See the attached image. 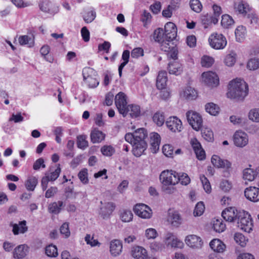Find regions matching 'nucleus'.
Segmentation results:
<instances>
[{
    "mask_svg": "<svg viewBox=\"0 0 259 259\" xmlns=\"http://www.w3.org/2000/svg\"><path fill=\"white\" fill-rule=\"evenodd\" d=\"M218 22L217 17H203L202 19V23L204 28H207L212 24H215Z\"/></svg>",
    "mask_w": 259,
    "mask_h": 259,
    "instance_id": "09e8293b",
    "label": "nucleus"
},
{
    "mask_svg": "<svg viewBox=\"0 0 259 259\" xmlns=\"http://www.w3.org/2000/svg\"><path fill=\"white\" fill-rule=\"evenodd\" d=\"M122 249V244L119 240L115 239L110 242V251L112 256H116L119 255Z\"/></svg>",
    "mask_w": 259,
    "mask_h": 259,
    "instance_id": "6ab92c4d",
    "label": "nucleus"
},
{
    "mask_svg": "<svg viewBox=\"0 0 259 259\" xmlns=\"http://www.w3.org/2000/svg\"><path fill=\"white\" fill-rule=\"evenodd\" d=\"M46 253L48 256H57L58 253L56 246L52 244L47 246L46 247Z\"/></svg>",
    "mask_w": 259,
    "mask_h": 259,
    "instance_id": "8fccbe9b",
    "label": "nucleus"
},
{
    "mask_svg": "<svg viewBox=\"0 0 259 259\" xmlns=\"http://www.w3.org/2000/svg\"><path fill=\"white\" fill-rule=\"evenodd\" d=\"M63 206V202L62 201H58L57 202H54L49 204L48 210L49 212L54 214H58Z\"/></svg>",
    "mask_w": 259,
    "mask_h": 259,
    "instance_id": "7c9ffc66",
    "label": "nucleus"
},
{
    "mask_svg": "<svg viewBox=\"0 0 259 259\" xmlns=\"http://www.w3.org/2000/svg\"><path fill=\"white\" fill-rule=\"evenodd\" d=\"M236 9L240 14L243 15L247 14L250 11L249 5L246 3H243V2L239 3Z\"/></svg>",
    "mask_w": 259,
    "mask_h": 259,
    "instance_id": "de8ad7c7",
    "label": "nucleus"
},
{
    "mask_svg": "<svg viewBox=\"0 0 259 259\" xmlns=\"http://www.w3.org/2000/svg\"><path fill=\"white\" fill-rule=\"evenodd\" d=\"M233 139L234 144L239 147H244L248 142L247 134L242 131H237L234 135Z\"/></svg>",
    "mask_w": 259,
    "mask_h": 259,
    "instance_id": "ddd939ff",
    "label": "nucleus"
},
{
    "mask_svg": "<svg viewBox=\"0 0 259 259\" xmlns=\"http://www.w3.org/2000/svg\"><path fill=\"white\" fill-rule=\"evenodd\" d=\"M83 74V80L86 81L90 88H96L98 86L99 82L96 78L93 77L91 75L85 76L84 73Z\"/></svg>",
    "mask_w": 259,
    "mask_h": 259,
    "instance_id": "49530a36",
    "label": "nucleus"
},
{
    "mask_svg": "<svg viewBox=\"0 0 259 259\" xmlns=\"http://www.w3.org/2000/svg\"><path fill=\"white\" fill-rule=\"evenodd\" d=\"M25 248V245H20L16 247L13 252L14 257L18 259L24 257L26 255Z\"/></svg>",
    "mask_w": 259,
    "mask_h": 259,
    "instance_id": "a19ab883",
    "label": "nucleus"
},
{
    "mask_svg": "<svg viewBox=\"0 0 259 259\" xmlns=\"http://www.w3.org/2000/svg\"><path fill=\"white\" fill-rule=\"evenodd\" d=\"M244 196L248 200L256 202L259 201V188L255 187H249L244 190Z\"/></svg>",
    "mask_w": 259,
    "mask_h": 259,
    "instance_id": "4468645a",
    "label": "nucleus"
},
{
    "mask_svg": "<svg viewBox=\"0 0 259 259\" xmlns=\"http://www.w3.org/2000/svg\"><path fill=\"white\" fill-rule=\"evenodd\" d=\"M205 110L210 115L215 116L219 113L220 108L213 103H209L206 104Z\"/></svg>",
    "mask_w": 259,
    "mask_h": 259,
    "instance_id": "4c0bfd02",
    "label": "nucleus"
},
{
    "mask_svg": "<svg viewBox=\"0 0 259 259\" xmlns=\"http://www.w3.org/2000/svg\"><path fill=\"white\" fill-rule=\"evenodd\" d=\"M147 147V144L145 140L136 141L133 144V154L136 157H140Z\"/></svg>",
    "mask_w": 259,
    "mask_h": 259,
    "instance_id": "dca6fc26",
    "label": "nucleus"
},
{
    "mask_svg": "<svg viewBox=\"0 0 259 259\" xmlns=\"http://www.w3.org/2000/svg\"><path fill=\"white\" fill-rule=\"evenodd\" d=\"M177 40H167L166 38L162 41L160 42V49L164 52H169L171 49L174 48V47L176 46V42H177Z\"/></svg>",
    "mask_w": 259,
    "mask_h": 259,
    "instance_id": "cd10ccee",
    "label": "nucleus"
},
{
    "mask_svg": "<svg viewBox=\"0 0 259 259\" xmlns=\"http://www.w3.org/2000/svg\"><path fill=\"white\" fill-rule=\"evenodd\" d=\"M77 144L78 148L84 149L88 146V142L86 140V136L79 135L77 136Z\"/></svg>",
    "mask_w": 259,
    "mask_h": 259,
    "instance_id": "3c124183",
    "label": "nucleus"
},
{
    "mask_svg": "<svg viewBox=\"0 0 259 259\" xmlns=\"http://www.w3.org/2000/svg\"><path fill=\"white\" fill-rule=\"evenodd\" d=\"M134 211L139 217L143 219H149L152 214L151 208L143 203L137 204L134 207Z\"/></svg>",
    "mask_w": 259,
    "mask_h": 259,
    "instance_id": "6e6552de",
    "label": "nucleus"
},
{
    "mask_svg": "<svg viewBox=\"0 0 259 259\" xmlns=\"http://www.w3.org/2000/svg\"><path fill=\"white\" fill-rule=\"evenodd\" d=\"M186 117L192 127L198 131L202 125V119L200 115L196 112L190 110L186 113Z\"/></svg>",
    "mask_w": 259,
    "mask_h": 259,
    "instance_id": "39448f33",
    "label": "nucleus"
},
{
    "mask_svg": "<svg viewBox=\"0 0 259 259\" xmlns=\"http://www.w3.org/2000/svg\"><path fill=\"white\" fill-rule=\"evenodd\" d=\"M205 209V207L202 202H199L196 205L195 209L194 210V215L195 216H200L201 215Z\"/></svg>",
    "mask_w": 259,
    "mask_h": 259,
    "instance_id": "052dcab7",
    "label": "nucleus"
},
{
    "mask_svg": "<svg viewBox=\"0 0 259 259\" xmlns=\"http://www.w3.org/2000/svg\"><path fill=\"white\" fill-rule=\"evenodd\" d=\"M183 96L186 99L192 100L196 98L197 94L194 89L190 87H187L184 91Z\"/></svg>",
    "mask_w": 259,
    "mask_h": 259,
    "instance_id": "473e14b6",
    "label": "nucleus"
},
{
    "mask_svg": "<svg viewBox=\"0 0 259 259\" xmlns=\"http://www.w3.org/2000/svg\"><path fill=\"white\" fill-rule=\"evenodd\" d=\"M210 46L213 49L219 50L224 49L227 45L226 37L222 34L213 33L208 39Z\"/></svg>",
    "mask_w": 259,
    "mask_h": 259,
    "instance_id": "20e7f679",
    "label": "nucleus"
},
{
    "mask_svg": "<svg viewBox=\"0 0 259 259\" xmlns=\"http://www.w3.org/2000/svg\"><path fill=\"white\" fill-rule=\"evenodd\" d=\"M101 152L104 156H111L114 153L115 150L110 145H105L101 148Z\"/></svg>",
    "mask_w": 259,
    "mask_h": 259,
    "instance_id": "4d7b16f0",
    "label": "nucleus"
},
{
    "mask_svg": "<svg viewBox=\"0 0 259 259\" xmlns=\"http://www.w3.org/2000/svg\"><path fill=\"white\" fill-rule=\"evenodd\" d=\"M201 134L202 137L208 142H212L213 141V133L212 130L208 127H203L201 130Z\"/></svg>",
    "mask_w": 259,
    "mask_h": 259,
    "instance_id": "58836bf2",
    "label": "nucleus"
},
{
    "mask_svg": "<svg viewBox=\"0 0 259 259\" xmlns=\"http://www.w3.org/2000/svg\"><path fill=\"white\" fill-rule=\"evenodd\" d=\"M135 136V140L141 141L145 140L147 138V133L146 130L144 128H140L137 130L134 133Z\"/></svg>",
    "mask_w": 259,
    "mask_h": 259,
    "instance_id": "ea45409f",
    "label": "nucleus"
},
{
    "mask_svg": "<svg viewBox=\"0 0 259 259\" xmlns=\"http://www.w3.org/2000/svg\"><path fill=\"white\" fill-rule=\"evenodd\" d=\"M102 206L100 207L99 214L104 220L110 218L115 208V204L112 202L103 203L100 201Z\"/></svg>",
    "mask_w": 259,
    "mask_h": 259,
    "instance_id": "1a4fd4ad",
    "label": "nucleus"
},
{
    "mask_svg": "<svg viewBox=\"0 0 259 259\" xmlns=\"http://www.w3.org/2000/svg\"><path fill=\"white\" fill-rule=\"evenodd\" d=\"M235 33L236 41L239 42H242L245 38V27L242 25L238 26L235 30Z\"/></svg>",
    "mask_w": 259,
    "mask_h": 259,
    "instance_id": "2f4dec72",
    "label": "nucleus"
},
{
    "mask_svg": "<svg viewBox=\"0 0 259 259\" xmlns=\"http://www.w3.org/2000/svg\"><path fill=\"white\" fill-rule=\"evenodd\" d=\"M190 6L191 9L196 13H199L202 10V6L199 0H191Z\"/></svg>",
    "mask_w": 259,
    "mask_h": 259,
    "instance_id": "603ef678",
    "label": "nucleus"
},
{
    "mask_svg": "<svg viewBox=\"0 0 259 259\" xmlns=\"http://www.w3.org/2000/svg\"><path fill=\"white\" fill-rule=\"evenodd\" d=\"M168 221L170 222L171 225L175 227H178L181 224L182 219L178 212L169 213Z\"/></svg>",
    "mask_w": 259,
    "mask_h": 259,
    "instance_id": "c85d7f7f",
    "label": "nucleus"
},
{
    "mask_svg": "<svg viewBox=\"0 0 259 259\" xmlns=\"http://www.w3.org/2000/svg\"><path fill=\"white\" fill-rule=\"evenodd\" d=\"M167 69L170 74L176 75L180 74L183 71L182 65L176 61L169 63Z\"/></svg>",
    "mask_w": 259,
    "mask_h": 259,
    "instance_id": "5701e85b",
    "label": "nucleus"
},
{
    "mask_svg": "<svg viewBox=\"0 0 259 259\" xmlns=\"http://www.w3.org/2000/svg\"><path fill=\"white\" fill-rule=\"evenodd\" d=\"M243 178L249 181L255 180L254 170L251 168H246L243 170Z\"/></svg>",
    "mask_w": 259,
    "mask_h": 259,
    "instance_id": "5fc2aeb1",
    "label": "nucleus"
},
{
    "mask_svg": "<svg viewBox=\"0 0 259 259\" xmlns=\"http://www.w3.org/2000/svg\"><path fill=\"white\" fill-rule=\"evenodd\" d=\"M132 256L137 259H146L147 256L146 250L141 246H136L132 250Z\"/></svg>",
    "mask_w": 259,
    "mask_h": 259,
    "instance_id": "393cba45",
    "label": "nucleus"
},
{
    "mask_svg": "<svg viewBox=\"0 0 259 259\" xmlns=\"http://www.w3.org/2000/svg\"><path fill=\"white\" fill-rule=\"evenodd\" d=\"M162 152L166 156L171 157L174 154V148L169 144H165L163 146Z\"/></svg>",
    "mask_w": 259,
    "mask_h": 259,
    "instance_id": "e2e57ef3",
    "label": "nucleus"
},
{
    "mask_svg": "<svg viewBox=\"0 0 259 259\" xmlns=\"http://www.w3.org/2000/svg\"><path fill=\"white\" fill-rule=\"evenodd\" d=\"M150 150L153 153H156L159 148L160 143V137L156 133H152L150 135Z\"/></svg>",
    "mask_w": 259,
    "mask_h": 259,
    "instance_id": "a211bd4d",
    "label": "nucleus"
},
{
    "mask_svg": "<svg viewBox=\"0 0 259 259\" xmlns=\"http://www.w3.org/2000/svg\"><path fill=\"white\" fill-rule=\"evenodd\" d=\"M153 120L158 126L162 125L165 121L163 113L159 111L156 112L153 116Z\"/></svg>",
    "mask_w": 259,
    "mask_h": 259,
    "instance_id": "c03bdc74",
    "label": "nucleus"
},
{
    "mask_svg": "<svg viewBox=\"0 0 259 259\" xmlns=\"http://www.w3.org/2000/svg\"><path fill=\"white\" fill-rule=\"evenodd\" d=\"M166 125L173 132H179L182 128V123L181 120L176 116L169 117L166 121Z\"/></svg>",
    "mask_w": 259,
    "mask_h": 259,
    "instance_id": "2eb2a0df",
    "label": "nucleus"
},
{
    "mask_svg": "<svg viewBox=\"0 0 259 259\" xmlns=\"http://www.w3.org/2000/svg\"><path fill=\"white\" fill-rule=\"evenodd\" d=\"M211 248L217 252H223L226 249L225 244L220 239H214L211 240L209 243Z\"/></svg>",
    "mask_w": 259,
    "mask_h": 259,
    "instance_id": "412c9836",
    "label": "nucleus"
},
{
    "mask_svg": "<svg viewBox=\"0 0 259 259\" xmlns=\"http://www.w3.org/2000/svg\"><path fill=\"white\" fill-rule=\"evenodd\" d=\"M88 170L87 169H83L79 172L78 174V177L80 180V181L85 184L88 183L89 180L88 178Z\"/></svg>",
    "mask_w": 259,
    "mask_h": 259,
    "instance_id": "69168bd1",
    "label": "nucleus"
},
{
    "mask_svg": "<svg viewBox=\"0 0 259 259\" xmlns=\"http://www.w3.org/2000/svg\"><path fill=\"white\" fill-rule=\"evenodd\" d=\"M178 173L172 170H164L159 176L163 186L162 187V190L166 193H172L175 189L173 187H169L170 185H175L179 182V180L177 177Z\"/></svg>",
    "mask_w": 259,
    "mask_h": 259,
    "instance_id": "f03ea898",
    "label": "nucleus"
},
{
    "mask_svg": "<svg viewBox=\"0 0 259 259\" xmlns=\"http://www.w3.org/2000/svg\"><path fill=\"white\" fill-rule=\"evenodd\" d=\"M249 119L255 122H259V109L254 108L250 110L248 113Z\"/></svg>",
    "mask_w": 259,
    "mask_h": 259,
    "instance_id": "bf43d9fd",
    "label": "nucleus"
},
{
    "mask_svg": "<svg viewBox=\"0 0 259 259\" xmlns=\"http://www.w3.org/2000/svg\"><path fill=\"white\" fill-rule=\"evenodd\" d=\"M239 211V210L236 209L234 207L227 208L223 211L222 216L228 222H234L238 219Z\"/></svg>",
    "mask_w": 259,
    "mask_h": 259,
    "instance_id": "9b49d317",
    "label": "nucleus"
},
{
    "mask_svg": "<svg viewBox=\"0 0 259 259\" xmlns=\"http://www.w3.org/2000/svg\"><path fill=\"white\" fill-rule=\"evenodd\" d=\"M153 37L155 41L160 43L164 39V31L162 28L156 29L153 33Z\"/></svg>",
    "mask_w": 259,
    "mask_h": 259,
    "instance_id": "f704fd0d",
    "label": "nucleus"
},
{
    "mask_svg": "<svg viewBox=\"0 0 259 259\" xmlns=\"http://www.w3.org/2000/svg\"><path fill=\"white\" fill-rule=\"evenodd\" d=\"M126 115L129 113L132 117H137L140 115V107L137 105L131 104L128 105L125 108Z\"/></svg>",
    "mask_w": 259,
    "mask_h": 259,
    "instance_id": "bb28decb",
    "label": "nucleus"
},
{
    "mask_svg": "<svg viewBox=\"0 0 259 259\" xmlns=\"http://www.w3.org/2000/svg\"><path fill=\"white\" fill-rule=\"evenodd\" d=\"M60 165L59 164L57 168L55 169H53V168H50V172H46V174H47L49 176V178L50 179L51 181H55L59 176V175L61 172V168L60 167Z\"/></svg>",
    "mask_w": 259,
    "mask_h": 259,
    "instance_id": "37998d69",
    "label": "nucleus"
},
{
    "mask_svg": "<svg viewBox=\"0 0 259 259\" xmlns=\"http://www.w3.org/2000/svg\"><path fill=\"white\" fill-rule=\"evenodd\" d=\"M247 67L250 70H254L259 68V59L253 58L250 59L247 64Z\"/></svg>",
    "mask_w": 259,
    "mask_h": 259,
    "instance_id": "13d9d810",
    "label": "nucleus"
},
{
    "mask_svg": "<svg viewBox=\"0 0 259 259\" xmlns=\"http://www.w3.org/2000/svg\"><path fill=\"white\" fill-rule=\"evenodd\" d=\"M19 42L21 45H27L28 47L34 46V37H30L28 35H22L19 37Z\"/></svg>",
    "mask_w": 259,
    "mask_h": 259,
    "instance_id": "72a5a7b5",
    "label": "nucleus"
},
{
    "mask_svg": "<svg viewBox=\"0 0 259 259\" xmlns=\"http://www.w3.org/2000/svg\"><path fill=\"white\" fill-rule=\"evenodd\" d=\"M73 182L71 183V185L66 187L64 189L65 196L66 199L75 198V195L73 193Z\"/></svg>",
    "mask_w": 259,
    "mask_h": 259,
    "instance_id": "680f3d73",
    "label": "nucleus"
},
{
    "mask_svg": "<svg viewBox=\"0 0 259 259\" xmlns=\"http://www.w3.org/2000/svg\"><path fill=\"white\" fill-rule=\"evenodd\" d=\"M26 222L23 221L19 222V225L14 224L13 226V232L15 235H18L19 233H24L27 231Z\"/></svg>",
    "mask_w": 259,
    "mask_h": 259,
    "instance_id": "c756f323",
    "label": "nucleus"
},
{
    "mask_svg": "<svg viewBox=\"0 0 259 259\" xmlns=\"http://www.w3.org/2000/svg\"><path fill=\"white\" fill-rule=\"evenodd\" d=\"M91 140L93 143H100L104 140L105 135L101 131L94 128L91 133Z\"/></svg>",
    "mask_w": 259,
    "mask_h": 259,
    "instance_id": "a878e982",
    "label": "nucleus"
},
{
    "mask_svg": "<svg viewBox=\"0 0 259 259\" xmlns=\"http://www.w3.org/2000/svg\"><path fill=\"white\" fill-rule=\"evenodd\" d=\"M213 230L219 233L223 232L226 228V225L221 219H214L213 220Z\"/></svg>",
    "mask_w": 259,
    "mask_h": 259,
    "instance_id": "e433bc0d",
    "label": "nucleus"
},
{
    "mask_svg": "<svg viewBox=\"0 0 259 259\" xmlns=\"http://www.w3.org/2000/svg\"><path fill=\"white\" fill-rule=\"evenodd\" d=\"M229 85L227 93L229 98L242 101L248 94L247 84L242 79L236 78L232 80Z\"/></svg>",
    "mask_w": 259,
    "mask_h": 259,
    "instance_id": "f257e3e1",
    "label": "nucleus"
},
{
    "mask_svg": "<svg viewBox=\"0 0 259 259\" xmlns=\"http://www.w3.org/2000/svg\"><path fill=\"white\" fill-rule=\"evenodd\" d=\"M167 81V73L165 71H161L157 77L156 86L158 89H163L166 85Z\"/></svg>",
    "mask_w": 259,
    "mask_h": 259,
    "instance_id": "4be33fe9",
    "label": "nucleus"
},
{
    "mask_svg": "<svg viewBox=\"0 0 259 259\" xmlns=\"http://www.w3.org/2000/svg\"><path fill=\"white\" fill-rule=\"evenodd\" d=\"M115 103L120 114L123 117L126 116L125 108L127 106L126 96L123 92H119L115 97Z\"/></svg>",
    "mask_w": 259,
    "mask_h": 259,
    "instance_id": "0eeeda50",
    "label": "nucleus"
},
{
    "mask_svg": "<svg viewBox=\"0 0 259 259\" xmlns=\"http://www.w3.org/2000/svg\"><path fill=\"white\" fill-rule=\"evenodd\" d=\"M203 81L209 87H216L219 83V79L217 74L213 72H204L202 74Z\"/></svg>",
    "mask_w": 259,
    "mask_h": 259,
    "instance_id": "9d476101",
    "label": "nucleus"
},
{
    "mask_svg": "<svg viewBox=\"0 0 259 259\" xmlns=\"http://www.w3.org/2000/svg\"><path fill=\"white\" fill-rule=\"evenodd\" d=\"M60 231L61 234L64 235L65 238H68L70 235L69 229V224L67 223H64L60 227Z\"/></svg>",
    "mask_w": 259,
    "mask_h": 259,
    "instance_id": "338daca9",
    "label": "nucleus"
},
{
    "mask_svg": "<svg viewBox=\"0 0 259 259\" xmlns=\"http://www.w3.org/2000/svg\"><path fill=\"white\" fill-rule=\"evenodd\" d=\"M165 239V243L172 247L182 248L183 246V243L178 240L172 233H167Z\"/></svg>",
    "mask_w": 259,
    "mask_h": 259,
    "instance_id": "aec40b11",
    "label": "nucleus"
},
{
    "mask_svg": "<svg viewBox=\"0 0 259 259\" xmlns=\"http://www.w3.org/2000/svg\"><path fill=\"white\" fill-rule=\"evenodd\" d=\"M234 239L236 242L242 247L245 246L247 241V239L240 233H236L234 234Z\"/></svg>",
    "mask_w": 259,
    "mask_h": 259,
    "instance_id": "a18cd8bd",
    "label": "nucleus"
},
{
    "mask_svg": "<svg viewBox=\"0 0 259 259\" xmlns=\"http://www.w3.org/2000/svg\"><path fill=\"white\" fill-rule=\"evenodd\" d=\"M236 222L238 228L244 232L249 233L252 230L253 223L251 217L247 212L239 210Z\"/></svg>",
    "mask_w": 259,
    "mask_h": 259,
    "instance_id": "7ed1b4c3",
    "label": "nucleus"
},
{
    "mask_svg": "<svg viewBox=\"0 0 259 259\" xmlns=\"http://www.w3.org/2000/svg\"><path fill=\"white\" fill-rule=\"evenodd\" d=\"M120 218L123 222H130L133 220V214L130 210L123 209L120 211Z\"/></svg>",
    "mask_w": 259,
    "mask_h": 259,
    "instance_id": "c9c22d12",
    "label": "nucleus"
},
{
    "mask_svg": "<svg viewBox=\"0 0 259 259\" xmlns=\"http://www.w3.org/2000/svg\"><path fill=\"white\" fill-rule=\"evenodd\" d=\"M186 243L191 247L200 248L202 245L201 238L195 235L187 236L185 239Z\"/></svg>",
    "mask_w": 259,
    "mask_h": 259,
    "instance_id": "f3484780",
    "label": "nucleus"
},
{
    "mask_svg": "<svg viewBox=\"0 0 259 259\" xmlns=\"http://www.w3.org/2000/svg\"><path fill=\"white\" fill-rule=\"evenodd\" d=\"M179 8V4L177 3L171 2L167 8L162 11V16H171L176 15V12Z\"/></svg>",
    "mask_w": 259,
    "mask_h": 259,
    "instance_id": "b1692460",
    "label": "nucleus"
},
{
    "mask_svg": "<svg viewBox=\"0 0 259 259\" xmlns=\"http://www.w3.org/2000/svg\"><path fill=\"white\" fill-rule=\"evenodd\" d=\"M200 179L205 191L207 193H210L211 188L208 180L204 175H201Z\"/></svg>",
    "mask_w": 259,
    "mask_h": 259,
    "instance_id": "6e6d98bb",
    "label": "nucleus"
},
{
    "mask_svg": "<svg viewBox=\"0 0 259 259\" xmlns=\"http://www.w3.org/2000/svg\"><path fill=\"white\" fill-rule=\"evenodd\" d=\"M177 28L172 22H167L164 26V38L167 40L176 39Z\"/></svg>",
    "mask_w": 259,
    "mask_h": 259,
    "instance_id": "f8f14e48",
    "label": "nucleus"
},
{
    "mask_svg": "<svg viewBox=\"0 0 259 259\" xmlns=\"http://www.w3.org/2000/svg\"><path fill=\"white\" fill-rule=\"evenodd\" d=\"M232 17H222L221 24L226 28H228L234 24Z\"/></svg>",
    "mask_w": 259,
    "mask_h": 259,
    "instance_id": "0e129e2a",
    "label": "nucleus"
},
{
    "mask_svg": "<svg viewBox=\"0 0 259 259\" xmlns=\"http://www.w3.org/2000/svg\"><path fill=\"white\" fill-rule=\"evenodd\" d=\"M85 241L87 244L90 245L92 247L96 246H99L101 243L97 239H94V236H91L90 234H87L84 238Z\"/></svg>",
    "mask_w": 259,
    "mask_h": 259,
    "instance_id": "864d4df0",
    "label": "nucleus"
},
{
    "mask_svg": "<svg viewBox=\"0 0 259 259\" xmlns=\"http://www.w3.org/2000/svg\"><path fill=\"white\" fill-rule=\"evenodd\" d=\"M213 63L212 58L208 56H203L201 59V65L203 67H209L212 65Z\"/></svg>",
    "mask_w": 259,
    "mask_h": 259,
    "instance_id": "774afa93",
    "label": "nucleus"
},
{
    "mask_svg": "<svg viewBox=\"0 0 259 259\" xmlns=\"http://www.w3.org/2000/svg\"><path fill=\"white\" fill-rule=\"evenodd\" d=\"M37 183V179L35 177H30L25 182V187L27 190L33 191L35 189Z\"/></svg>",
    "mask_w": 259,
    "mask_h": 259,
    "instance_id": "79ce46f5",
    "label": "nucleus"
},
{
    "mask_svg": "<svg viewBox=\"0 0 259 259\" xmlns=\"http://www.w3.org/2000/svg\"><path fill=\"white\" fill-rule=\"evenodd\" d=\"M211 163L214 166L218 168H222L226 169L225 172V176L228 177L229 175V170L231 168V163L228 160L223 159L221 158L219 156L216 155H213L211 159Z\"/></svg>",
    "mask_w": 259,
    "mask_h": 259,
    "instance_id": "423d86ee",
    "label": "nucleus"
}]
</instances>
